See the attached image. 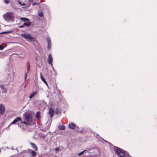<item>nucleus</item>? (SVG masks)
I'll return each instance as SVG.
<instances>
[{
    "label": "nucleus",
    "instance_id": "25",
    "mask_svg": "<svg viewBox=\"0 0 157 157\" xmlns=\"http://www.w3.org/2000/svg\"><path fill=\"white\" fill-rule=\"evenodd\" d=\"M36 116L37 118H38L40 117V113L39 112H37L36 114Z\"/></svg>",
    "mask_w": 157,
    "mask_h": 157
},
{
    "label": "nucleus",
    "instance_id": "2",
    "mask_svg": "<svg viewBox=\"0 0 157 157\" xmlns=\"http://www.w3.org/2000/svg\"><path fill=\"white\" fill-rule=\"evenodd\" d=\"M114 151L118 155V157H124L126 152L125 151L117 147L114 149Z\"/></svg>",
    "mask_w": 157,
    "mask_h": 157
},
{
    "label": "nucleus",
    "instance_id": "21",
    "mask_svg": "<svg viewBox=\"0 0 157 157\" xmlns=\"http://www.w3.org/2000/svg\"><path fill=\"white\" fill-rule=\"evenodd\" d=\"M124 157H131V156L129 155L128 153L126 151L125 155H124Z\"/></svg>",
    "mask_w": 157,
    "mask_h": 157
},
{
    "label": "nucleus",
    "instance_id": "1",
    "mask_svg": "<svg viewBox=\"0 0 157 157\" xmlns=\"http://www.w3.org/2000/svg\"><path fill=\"white\" fill-rule=\"evenodd\" d=\"M3 17L7 21H13L14 20V16L13 13L11 12H7L3 15Z\"/></svg>",
    "mask_w": 157,
    "mask_h": 157
},
{
    "label": "nucleus",
    "instance_id": "29",
    "mask_svg": "<svg viewBox=\"0 0 157 157\" xmlns=\"http://www.w3.org/2000/svg\"><path fill=\"white\" fill-rule=\"evenodd\" d=\"M55 150L56 151H59V148L58 147H56L55 148Z\"/></svg>",
    "mask_w": 157,
    "mask_h": 157
},
{
    "label": "nucleus",
    "instance_id": "20",
    "mask_svg": "<svg viewBox=\"0 0 157 157\" xmlns=\"http://www.w3.org/2000/svg\"><path fill=\"white\" fill-rule=\"evenodd\" d=\"M27 76V73L25 71V81H26V80Z\"/></svg>",
    "mask_w": 157,
    "mask_h": 157
},
{
    "label": "nucleus",
    "instance_id": "24",
    "mask_svg": "<svg viewBox=\"0 0 157 157\" xmlns=\"http://www.w3.org/2000/svg\"><path fill=\"white\" fill-rule=\"evenodd\" d=\"M12 31H9L4 32H3L1 33L4 34V33H12Z\"/></svg>",
    "mask_w": 157,
    "mask_h": 157
},
{
    "label": "nucleus",
    "instance_id": "8",
    "mask_svg": "<svg viewBox=\"0 0 157 157\" xmlns=\"http://www.w3.org/2000/svg\"><path fill=\"white\" fill-rule=\"evenodd\" d=\"M21 119L20 117H18L16 118L11 123V124H15L16 122L19 121H21Z\"/></svg>",
    "mask_w": 157,
    "mask_h": 157
},
{
    "label": "nucleus",
    "instance_id": "13",
    "mask_svg": "<svg viewBox=\"0 0 157 157\" xmlns=\"http://www.w3.org/2000/svg\"><path fill=\"white\" fill-rule=\"evenodd\" d=\"M40 77L41 80L47 85L48 86L47 82L45 80L44 78L43 77L41 73H40Z\"/></svg>",
    "mask_w": 157,
    "mask_h": 157
},
{
    "label": "nucleus",
    "instance_id": "3",
    "mask_svg": "<svg viewBox=\"0 0 157 157\" xmlns=\"http://www.w3.org/2000/svg\"><path fill=\"white\" fill-rule=\"evenodd\" d=\"M21 36L25 38L28 40L31 41H34L35 38L29 34L27 33H22Z\"/></svg>",
    "mask_w": 157,
    "mask_h": 157
},
{
    "label": "nucleus",
    "instance_id": "26",
    "mask_svg": "<svg viewBox=\"0 0 157 157\" xmlns=\"http://www.w3.org/2000/svg\"><path fill=\"white\" fill-rule=\"evenodd\" d=\"M85 151H86V150H84V151H82V152H80L78 154V155H82V154H83V153Z\"/></svg>",
    "mask_w": 157,
    "mask_h": 157
},
{
    "label": "nucleus",
    "instance_id": "34",
    "mask_svg": "<svg viewBox=\"0 0 157 157\" xmlns=\"http://www.w3.org/2000/svg\"><path fill=\"white\" fill-rule=\"evenodd\" d=\"M33 0H28V1L30 2H33Z\"/></svg>",
    "mask_w": 157,
    "mask_h": 157
},
{
    "label": "nucleus",
    "instance_id": "16",
    "mask_svg": "<svg viewBox=\"0 0 157 157\" xmlns=\"http://www.w3.org/2000/svg\"><path fill=\"white\" fill-rule=\"evenodd\" d=\"M20 19L25 22L29 21V19L25 17H21L20 18Z\"/></svg>",
    "mask_w": 157,
    "mask_h": 157
},
{
    "label": "nucleus",
    "instance_id": "38",
    "mask_svg": "<svg viewBox=\"0 0 157 157\" xmlns=\"http://www.w3.org/2000/svg\"><path fill=\"white\" fill-rule=\"evenodd\" d=\"M97 136H99L100 138H101V137H100V136H99V135H98V134H97Z\"/></svg>",
    "mask_w": 157,
    "mask_h": 157
},
{
    "label": "nucleus",
    "instance_id": "15",
    "mask_svg": "<svg viewBox=\"0 0 157 157\" xmlns=\"http://www.w3.org/2000/svg\"><path fill=\"white\" fill-rule=\"evenodd\" d=\"M31 24V22H29V21H28V22H25L23 24V25H24V26L25 27V26L29 27L30 25Z\"/></svg>",
    "mask_w": 157,
    "mask_h": 157
},
{
    "label": "nucleus",
    "instance_id": "37",
    "mask_svg": "<svg viewBox=\"0 0 157 157\" xmlns=\"http://www.w3.org/2000/svg\"><path fill=\"white\" fill-rule=\"evenodd\" d=\"M51 66L52 67V69H53V68H54V67L53 66V65H52V66Z\"/></svg>",
    "mask_w": 157,
    "mask_h": 157
},
{
    "label": "nucleus",
    "instance_id": "31",
    "mask_svg": "<svg viewBox=\"0 0 157 157\" xmlns=\"http://www.w3.org/2000/svg\"><path fill=\"white\" fill-rule=\"evenodd\" d=\"M27 71H30V67H27Z\"/></svg>",
    "mask_w": 157,
    "mask_h": 157
},
{
    "label": "nucleus",
    "instance_id": "17",
    "mask_svg": "<svg viewBox=\"0 0 157 157\" xmlns=\"http://www.w3.org/2000/svg\"><path fill=\"white\" fill-rule=\"evenodd\" d=\"M58 128L60 130H64L65 129V126L63 125H61L59 126Z\"/></svg>",
    "mask_w": 157,
    "mask_h": 157
},
{
    "label": "nucleus",
    "instance_id": "9",
    "mask_svg": "<svg viewBox=\"0 0 157 157\" xmlns=\"http://www.w3.org/2000/svg\"><path fill=\"white\" fill-rule=\"evenodd\" d=\"M54 113V110L51 107L50 108L49 111V114L51 117H52Z\"/></svg>",
    "mask_w": 157,
    "mask_h": 157
},
{
    "label": "nucleus",
    "instance_id": "19",
    "mask_svg": "<svg viewBox=\"0 0 157 157\" xmlns=\"http://www.w3.org/2000/svg\"><path fill=\"white\" fill-rule=\"evenodd\" d=\"M95 151L96 152V155H98L100 154V151L99 150L97 149L95 150Z\"/></svg>",
    "mask_w": 157,
    "mask_h": 157
},
{
    "label": "nucleus",
    "instance_id": "6",
    "mask_svg": "<svg viewBox=\"0 0 157 157\" xmlns=\"http://www.w3.org/2000/svg\"><path fill=\"white\" fill-rule=\"evenodd\" d=\"M52 58L51 54H49L48 56V62L49 64H51V66H52Z\"/></svg>",
    "mask_w": 157,
    "mask_h": 157
},
{
    "label": "nucleus",
    "instance_id": "39",
    "mask_svg": "<svg viewBox=\"0 0 157 157\" xmlns=\"http://www.w3.org/2000/svg\"><path fill=\"white\" fill-rule=\"evenodd\" d=\"M53 71H54V70H55L54 68H53V69H52Z\"/></svg>",
    "mask_w": 157,
    "mask_h": 157
},
{
    "label": "nucleus",
    "instance_id": "35",
    "mask_svg": "<svg viewBox=\"0 0 157 157\" xmlns=\"http://www.w3.org/2000/svg\"><path fill=\"white\" fill-rule=\"evenodd\" d=\"M54 72L55 73V75H56V71L55 70H54Z\"/></svg>",
    "mask_w": 157,
    "mask_h": 157
},
{
    "label": "nucleus",
    "instance_id": "27",
    "mask_svg": "<svg viewBox=\"0 0 157 157\" xmlns=\"http://www.w3.org/2000/svg\"><path fill=\"white\" fill-rule=\"evenodd\" d=\"M21 123L22 124H24L26 125H27L28 124V123H27V122H25V121H22L21 122Z\"/></svg>",
    "mask_w": 157,
    "mask_h": 157
},
{
    "label": "nucleus",
    "instance_id": "14",
    "mask_svg": "<svg viewBox=\"0 0 157 157\" xmlns=\"http://www.w3.org/2000/svg\"><path fill=\"white\" fill-rule=\"evenodd\" d=\"M37 92L35 91H33L32 92L30 96H29V98H31L33 97L35 95L37 94Z\"/></svg>",
    "mask_w": 157,
    "mask_h": 157
},
{
    "label": "nucleus",
    "instance_id": "4",
    "mask_svg": "<svg viewBox=\"0 0 157 157\" xmlns=\"http://www.w3.org/2000/svg\"><path fill=\"white\" fill-rule=\"evenodd\" d=\"M25 118L26 121L28 122H30L32 121L31 115L29 113H26L25 114Z\"/></svg>",
    "mask_w": 157,
    "mask_h": 157
},
{
    "label": "nucleus",
    "instance_id": "33",
    "mask_svg": "<svg viewBox=\"0 0 157 157\" xmlns=\"http://www.w3.org/2000/svg\"><path fill=\"white\" fill-rule=\"evenodd\" d=\"M38 3H35V2L33 3V6H34V5L37 4Z\"/></svg>",
    "mask_w": 157,
    "mask_h": 157
},
{
    "label": "nucleus",
    "instance_id": "23",
    "mask_svg": "<svg viewBox=\"0 0 157 157\" xmlns=\"http://www.w3.org/2000/svg\"><path fill=\"white\" fill-rule=\"evenodd\" d=\"M38 14V15L41 17H42L43 16V13L42 12H39Z\"/></svg>",
    "mask_w": 157,
    "mask_h": 157
},
{
    "label": "nucleus",
    "instance_id": "30",
    "mask_svg": "<svg viewBox=\"0 0 157 157\" xmlns=\"http://www.w3.org/2000/svg\"><path fill=\"white\" fill-rule=\"evenodd\" d=\"M4 2L6 4H8L9 3V1L7 0H4Z\"/></svg>",
    "mask_w": 157,
    "mask_h": 157
},
{
    "label": "nucleus",
    "instance_id": "10",
    "mask_svg": "<svg viewBox=\"0 0 157 157\" xmlns=\"http://www.w3.org/2000/svg\"><path fill=\"white\" fill-rule=\"evenodd\" d=\"M68 127L70 128L74 129L75 128L76 125L73 123H71L68 124Z\"/></svg>",
    "mask_w": 157,
    "mask_h": 157
},
{
    "label": "nucleus",
    "instance_id": "32",
    "mask_svg": "<svg viewBox=\"0 0 157 157\" xmlns=\"http://www.w3.org/2000/svg\"><path fill=\"white\" fill-rule=\"evenodd\" d=\"M25 27L23 25H21L19 26V27L21 28H23V27Z\"/></svg>",
    "mask_w": 157,
    "mask_h": 157
},
{
    "label": "nucleus",
    "instance_id": "12",
    "mask_svg": "<svg viewBox=\"0 0 157 157\" xmlns=\"http://www.w3.org/2000/svg\"><path fill=\"white\" fill-rule=\"evenodd\" d=\"M30 145L32 146V148L34 149L35 151H36L37 150V147L36 144L32 143H31L30 144Z\"/></svg>",
    "mask_w": 157,
    "mask_h": 157
},
{
    "label": "nucleus",
    "instance_id": "11",
    "mask_svg": "<svg viewBox=\"0 0 157 157\" xmlns=\"http://www.w3.org/2000/svg\"><path fill=\"white\" fill-rule=\"evenodd\" d=\"M29 152L31 153L32 154V156L34 157L36 156V153L34 151L32 150L29 149Z\"/></svg>",
    "mask_w": 157,
    "mask_h": 157
},
{
    "label": "nucleus",
    "instance_id": "5",
    "mask_svg": "<svg viewBox=\"0 0 157 157\" xmlns=\"http://www.w3.org/2000/svg\"><path fill=\"white\" fill-rule=\"evenodd\" d=\"M5 108L4 105L2 104H0V114L3 115L5 112Z\"/></svg>",
    "mask_w": 157,
    "mask_h": 157
},
{
    "label": "nucleus",
    "instance_id": "22",
    "mask_svg": "<svg viewBox=\"0 0 157 157\" xmlns=\"http://www.w3.org/2000/svg\"><path fill=\"white\" fill-rule=\"evenodd\" d=\"M60 111L59 109L57 108L55 111V113L56 114H59V113Z\"/></svg>",
    "mask_w": 157,
    "mask_h": 157
},
{
    "label": "nucleus",
    "instance_id": "7",
    "mask_svg": "<svg viewBox=\"0 0 157 157\" xmlns=\"http://www.w3.org/2000/svg\"><path fill=\"white\" fill-rule=\"evenodd\" d=\"M47 40L48 43L47 48L48 50H49L50 49L51 46V40L49 37H48L47 38Z\"/></svg>",
    "mask_w": 157,
    "mask_h": 157
},
{
    "label": "nucleus",
    "instance_id": "18",
    "mask_svg": "<svg viewBox=\"0 0 157 157\" xmlns=\"http://www.w3.org/2000/svg\"><path fill=\"white\" fill-rule=\"evenodd\" d=\"M1 87H2V91L3 93L6 92L7 90H6V88L4 87H3L2 86Z\"/></svg>",
    "mask_w": 157,
    "mask_h": 157
},
{
    "label": "nucleus",
    "instance_id": "28",
    "mask_svg": "<svg viewBox=\"0 0 157 157\" xmlns=\"http://www.w3.org/2000/svg\"><path fill=\"white\" fill-rule=\"evenodd\" d=\"M4 49V47L2 45H0V50H2Z\"/></svg>",
    "mask_w": 157,
    "mask_h": 157
},
{
    "label": "nucleus",
    "instance_id": "36",
    "mask_svg": "<svg viewBox=\"0 0 157 157\" xmlns=\"http://www.w3.org/2000/svg\"><path fill=\"white\" fill-rule=\"evenodd\" d=\"M102 140H103V141H105V142H106L107 143H108L107 141L106 140H104L102 138Z\"/></svg>",
    "mask_w": 157,
    "mask_h": 157
}]
</instances>
